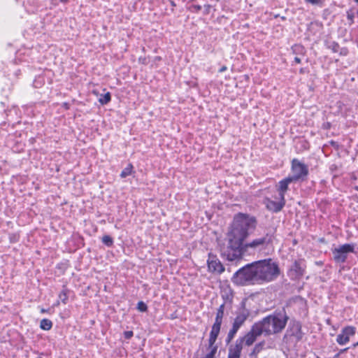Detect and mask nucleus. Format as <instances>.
<instances>
[{"instance_id": "20", "label": "nucleus", "mask_w": 358, "mask_h": 358, "mask_svg": "<svg viewBox=\"0 0 358 358\" xmlns=\"http://www.w3.org/2000/svg\"><path fill=\"white\" fill-rule=\"evenodd\" d=\"M40 327L43 330L48 331L52 327V322L48 319H43L40 322Z\"/></svg>"}, {"instance_id": "1", "label": "nucleus", "mask_w": 358, "mask_h": 358, "mask_svg": "<svg viewBox=\"0 0 358 358\" xmlns=\"http://www.w3.org/2000/svg\"><path fill=\"white\" fill-rule=\"evenodd\" d=\"M288 320L289 317L285 309L281 311H275L254 323L248 333L256 341L257 338L262 334L269 336L281 333L285 328Z\"/></svg>"}, {"instance_id": "34", "label": "nucleus", "mask_w": 358, "mask_h": 358, "mask_svg": "<svg viewBox=\"0 0 358 358\" xmlns=\"http://www.w3.org/2000/svg\"><path fill=\"white\" fill-rule=\"evenodd\" d=\"M301 143L302 145V147L304 149H306V150L308 149V143L306 141H303H303H301Z\"/></svg>"}, {"instance_id": "17", "label": "nucleus", "mask_w": 358, "mask_h": 358, "mask_svg": "<svg viewBox=\"0 0 358 358\" xmlns=\"http://www.w3.org/2000/svg\"><path fill=\"white\" fill-rule=\"evenodd\" d=\"M292 182H294V181L289 176V177L285 178V179L280 180L278 182L277 190L278 192L279 196L280 199H282V200L285 199V193L288 190L289 185Z\"/></svg>"}, {"instance_id": "31", "label": "nucleus", "mask_w": 358, "mask_h": 358, "mask_svg": "<svg viewBox=\"0 0 358 358\" xmlns=\"http://www.w3.org/2000/svg\"><path fill=\"white\" fill-rule=\"evenodd\" d=\"M134 336L132 331H127L124 332V337L125 339H130Z\"/></svg>"}, {"instance_id": "5", "label": "nucleus", "mask_w": 358, "mask_h": 358, "mask_svg": "<svg viewBox=\"0 0 358 358\" xmlns=\"http://www.w3.org/2000/svg\"><path fill=\"white\" fill-rule=\"evenodd\" d=\"M231 281L235 285L241 286L258 284L255 262L245 265L235 272Z\"/></svg>"}, {"instance_id": "40", "label": "nucleus", "mask_w": 358, "mask_h": 358, "mask_svg": "<svg viewBox=\"0 0 358 358\" xmlns=\"http://www.w3.org/2000/svg\"><path fill=\"white\" fill-rule=\"evenodd\" d=\"M62 3H67L69 0H59Z\"/></svg>"}, {"instance_id": "19", "label": "nucleus", "mask_w": 358, "mask_h": 358, "mask_svg": "<svg viewBox=\"0 0 358 358\" xmlns=\"http://www.w3.org/2000/svg\"><path fill=\"white\" fill-rule=\"evenodd\" d=\"M111 100V94L109 92H106L105 94H101L99 98V102L101 105L108 104Z\"/></svg>"}, {"instance_id": "16", "label": "nucleus", "mask_w": 358, "mask_h": 358, "mask_svg": "<svg viewBox=\"0 0 358 358\" xmlns=\"http://www.w3.org/2000/svg\"><path fill=\"white\" fill-rule=\"evenodd\" d=\"M222 320L223 319L222 318L215 317V322L212 326V329L210 332V336L208 339L209 344L210 346L215 343V341L220 331L221 326L222 324Z\"/></svg>"}, {"instance_id": "8", "label": "nucleus", "mask_w": 358, "mask_h": 358, "mask_svg": "<svg viewBox=\"0 0 358 358\" xmlns=\"http://www.w3.org/2000/svg\"><path fill=\"white\" fill-rule=\"evenodd\" d=\"M355 252V245L345 243L332 250L334 260L338 264L346 262L348 255Z\"/></svg>"}, {"instance_id": "18", "label": "nucleus", "mask_w": 358, "mask_h": 358, "mask_svg": "<svg viewBox=\"0 0 358 358\" xmlns=\"http://www.w3.org/2000/svg\"><path fill=\"white\" fill-rule=\"evenodd\" d=\"M239 329V327L232 324V327L229 331L225 341L227 344H229L233 340Z\"/></svg>"}, {"instance_id": "9", "label": "nucleus", "mask_w": 358, "mask_h": 358, "mask_svg": "<svg viewBox=\"0 0 358 358\" xmlns=\"http://www.w3.org/2000/svg\"><path fill=\"white\" fill-rule=\"evenodd\" d=\"M306 268V261L303 259H299L294 261L288 270V276L291 280H299L303 276Z\"/></svg>"}, {"instance_id": "26", "label": "nucleus", "mask_w": 358, "mask_h": 358, "mask_svg": "<svg viewBox=\"0 0 358 358\" xmlns=\"http://www.w3.org/2000/svg\"><path fill=\"white\" fill-rule=\"evenodd\" d=\"M224 308H225V303H224L222 305H220V307L218 308V309L217 310L215 317L223 319L224 315Z\"/></svg>"}, {"instance_id": "3", "label": "nucleus", "mask_w": 358, "mask_h": 358, "mask_svg": "<svg viewBox=\"0 0 358 358\" xmlns=\"http://www.w3.org/2000/svg\"><path fill=\"white\" fill-rule=\"evenodd\" d=\"M258 284L275 280L280 275L278 264L271 259L255 262Z\"/></svg>"}, {"instance_id": "39", "label": "nucleus", "mask_w": 358, "mask_h": 358, "mask_svg": "<svg viewBox=\"0 0 358 358\" xmlns=\"http://www.w3.org/2000/svg\"><path fill=\"white\" fill-rule=\"evenodd\" d=\"M41 312L42 313H46V312H47V310H45V309H44V308H42V309L41 310Z\"/></svg>"}, {"instance_id": "29", "label": "nucleus", "mask_w": 358, "mask_h": 358, "mask_svg": "<svg viewBox=\"0 0 358 358\" xmlns=\"http://www.w3.org/2000/svg\"><path fill=\"white\" fill-rule=\"evenodd\" d=\"M189 10L192 12L199 13L201 10V6L200 5L193 4L189 7Z\"/></svg>"}, {"instance_id": "28", "label": "nucleus", "mask_w": 358, "mask_h": 358, "mask_svg": "<svg viewBox=\"0 0 358 358\" xmlns=\"http://www.w3.org/2000/svg\"><path fill=\"white\" fill-rule=\"evenodd\" d=\"M329 48L334 52H338L340 49H341V47L340 45H338V43H336V42H333L330 44L329 45Z\"/></svg>"}, {"instance_id": "41", "label": "nucleus", "mask_w": 358, "mask_h": 358, "mask_svg": "<svg viewBox=\"0 0 358 358\" xmlns=\"http://www.w3.org/2000/svg\"><path fill=\"white\" fill-rule=\"evenodd\" d=\"M171 5H172L173 6H176V4H175V3H174L173 1H171Z\"/></svg>"}, {"instance_id": "4", "label": "nucleus", "mask_w": 358, "mask_h": 358, "mask_svg": "<svg viewBox=\"0 0 358 358\" xmlns=\"http://www.w3.org/2000/svg\"><path fill=\"white\" fill-rule=\"evenodd\" d=\"M241 240H238L236 237L228 234V241L227 244H223L220 248V252L222 257L228 261H234L241 258L245 253L243 246L245 244Z\"/></svg>"}, {"instance_id": "12", "label": "nucleus", "mask_w": 358, "mask_h": 358, "mask_svg": "<svg viewBox=\"0 0 358 358\" xmlns=\"http://www.w3.org/2000/svg\"><path fill=\"white\" fill-rule=\"evenodd\" d=\"M250 310L245 308V303L241 302L240 307L236 312L233 324L241 328L250 316Z\"/></svg>"}, {"instance_id": "32", "label": "nucleus", "mask_w": 358, "mask_h": 358, "mask_svg": "<svg viewBox=\"0 0 358 358\" xmlns=\"http://www.w3.org/2000/svg\"><path fill=\"white\" fill-rule=\"evenodd\" d=\"M307 3H311L313 5H319L322 3L321 0H305Z\"/></svg>"}, {"instance_id": "22", "label": "nucleus", "mask_w": 358, "mask_h": 358, "mask_svg": "<svg viewBox=\"0 0 358 358\" xmlns=\"http://www.w3.org/2000/svg\"><path fill=\"white\" fill-rule=\"evenodd\" d=\"M265 345L266 342L264 341L257 343L252 351V355L259 354L263 349H264Z\"/></svg>"}, {"instance_id": "44", "label": "nucleus", "mask_w": 358, "mask_h": 358, "mask_svg": "<svg viewBox=\"0 0 358 358\" xmlns=\"http://www.w3.org/2000/svg\"><path fill=\"white\" fill-rule=\"evenodd\" d=\"M357 15H358V10H357Z\"/></svg>"}, {"instance_id": "6", "label": "nucleus", "mask_w": 358, "mask_h": 358, "mask_svg": "<svg viewBox=\"0 0 358 358\" xmlns=\"http://www.w3.org/2000/svg\"><path fill=\"white\" fill-rule=\"evenodd\" d=\"M274 239L273 232L268 231L262 237L257 238L243 246L245 252L262 251L273 244Z\"/></svg>"}, {"instance_id": "42", "label": "nucleus", "mask_w": 358, "mask_h": 358, "mask_svg": "<svg viewBox=\"0 0 358 358\" xmlns=\"http://www.w3.org/2000/svg\"><path fill=\"white\" fill-rule=\"evenodd\" d=\"M355 190H357V191H358V186H355Z\"/></svg>"}, {"instance_id": "11", "label": "nucleus", "mask_w": 358, "mask_h": 358, "mask_svg": "<svg viewBox=\"0 0 358 358\" xmlns=\"http://www.w3.org/2000/svg\"><path fill=\"white\" fill-rule=\"evenodd\" d=\"M293 176H289L294 181L299 180H304L308 174V166L300 162L298 159H294L292 162Z\"/></svg>"}, {"instance_id": "7", "label": "nucleus", "mask_w": 358, "mask_h": 358, "mask_svg": "<svg viewBox=\"0 0 358 358\" xmlns=\"http://www.w3.org/2000/svg\"><path fill=\"white\" fill-rule=\"evenodd\" d=\"M255 342L248 332L243 336L239 337L234 343L229 345L227 358H241L243 345L250 346Z\"/></svg>"}, {"instance_id": "38", "label": "nucleus", "mask_w": 358, "mask_h": 358, "mask_svg": "<svg viewBox=\"0 0 358 358\" xmlns=\"http://www.w3.org/2000/svg\"><path fill=\"white\" fill-rule=\"evenodd\" d=\"M301 59H300L299 57H294V62H295L296 63L299 64V63H301Z\"/></svg>"}, {"instance_id": "15", "label": "nucleus", "mask_w": 358, "mask_h": 358, "mask_svg": "<svg viewBox=\"0 0 358 358\" xmlns=\"http://www.w3.org/2000/svg\"><path fill=\"white\" fill-rule=\"evenodd\" d=\"M264 203L266 206V208L267 210L273 212V213H278L280 212L282 208L285 205V199L282 200V199L278 197V201H273L269 198H265L264 200Z\"/></svg>"}, {"instance_id": "13", "label": "nucleus", "mask_w": 358, "mask_h": 358, "mask_svg": "<svg viewBox=\"0 0 358 358\" xmlns=\"http://www.w3.org/2000/svg\"><path fill=\"white\" fill-rule=\"evenodd\" d=\"M356 334V328L352 326H347L342 329L341 332L337 336L336 342L344 345L347 344L352 336H355Z\"/></svg>"}, {"instance_id": "30", "label": "nucleus", "mask_w": 358, "mask_h": 358, "mask_svg": "<svg viewBox=\"0 0 358 358\" xmlns=\"http://www.w3.org/2000/svg\"><path fill=\"white\" fill-rule=\"evenodd\" d=\"M354 17H355V14L352 11L350 10V11L347 12V18H348V20H350V24H352L354 22Z\"/></svg>"}, {"instance_id": "10", "label": "nucleus", "mask_w": 358, "mask_h": 358, "mask_svg": "<svg viewBox=\"0 0 358 358\" xmlns=\"http://www.w3.org/2000/svg\"><path fill=\"white\" fill-rule=\"evenodd\" d=\"M303 336L301 322L295 320H290L284 338H293L295 342H299L303 338Z\"/></svg>"}, {"instance_id": "2", "label": "nucleus", "mask_w": 358, "mask_h": 358, "mask_svg": "<svg viewBox=\"0 0 358 358\" xmlns=\"http://www.w3.org/2000/svg\"><path fill=\"white\" fill-rule=\"evenodd\" d=\"M257 220L248 214L238 213L234 217L231 230L229 234L238 240L244 241L249 235V231L256 227Z\"/></svg>"}, {"instance_id": "27", "label": "nucleus", "mask_w": 358, "mask_h": 358, "mask_svg": "<svg viewBox=\"0 0 358 358\" xmlns=\"http://www.w3.org/2000/svg\"><path fill=\"white\" fill-rule=\"evenodd\" d=\"M137 309L141 312H146L148 310V306L143 301H139L137 303Z\"/></svg>"}, {"instance_id": "14", "label": "nucleus", "mask_w": 358, "mask_h": 358, "mask_svg": "<svg viewBox=\"0 0 358 358\" xmlns=\"http://www.w3.org/2000/svg\"><path fill=\"white\" fill-rule=\"evenodd\" d=\"M207 264L209 272L220 274L224 271V267L220 259L212 253L208 254Z\"/></svg>"}, {"instance_id": "33", "label": "nucleus", "mask_w": 358, "mask_h": 358, "mask_svg": "<svg viewBox=\"0 0 358 358\" xmlns=\"http://www.w3.org/2000/svg\"><path fill=\"white\" fill-rule=\"evenodd\" d=\"M204 14L207 15L210 13V6L207 4L204 6Z\"/></svg>"}, {"instance_id": "35", "label": "nucleus", "mask_w": 358, "mask_h": 358, "mask_svg": "<svg viewBox=\"0 0 358 358\" xmlns=\"http://www.w3.org/2000/svg\"><path fill=\"white\" fill-rule=\"evenodd\" d=\"M339 52L341 55H346L348 54V50L346 48H341Z\"/></svg>"}, {"instance_id": "24", "label": "nucleus", "mask_w": 358, "mask_h": 358, "mask_svg": "<svg viewBox=\"0 0 358 358\" xmlns=\"http://www.w3.org/2000/svg\"><path fill=\"white\" fill-rule=\"evenodd\" d=\"M208 348L210 349V352L203 358H215L217 346L215 344L210 346L208 343Z\"/></svg>"}, {"instance_id": "21", "label": "nucleus", "mask_w": 358, "mask_h": 358, "mask_svg": "<svg viewBox=\"0 0 358 358\" xmlns=\"http://www.w3.org/2000/svg\"><path fill=\"white\" fill-rule=\"evenodd\" d=\"M69 292V290L64 287L62 291L59 294V299L61 300V301L64 303V304H66L67 303V301H68V294Z\"/></svg>"}, {"instance_id": "25", "label": "nucleus", "mask_w": 358, "mask_h": 358, "mask_svg": "<svg viewBox=\"0 0 358 358\" xmlns=\"http://www.w3.org/2000/svg\"><path fill=\"white\" fill-rule=\"evenodd\" d=\"M102 243L107 247H111L113 245V239L109 235H105L102 237Z\"/></svg>"}, {"instance_id": "36", "label": "nucleus", "mask_w": 358, "mask_h": 358, "mask_svg": "<svg viewBox=\"0 0 358 358\" xmlns=\"http://www.w3.org/2000/svg\"><path fill=\"white\" fill-rule=\"evenodd\" d=\"M138 61L140 63H141L143 64H147V59L145 57H139Z\"/></svg>"}, {"instance_id": "45", "label": "nucleus", "mask_w": 358, "mask_h": 358, "mask_svg": "<svg viewBox=\"0 0 358 358\" xmlns=\"http://www.w3.org/2000/svg\"><path fill=\"white\" fill-rule=\"evenodd\" d=\"M38 358H41V357H38Z\"/></svg>"}, {"instance_id": "23", "label": "nucleus", "mask_w": 358, "mask_h": 358, "mask_svg": "<svg viewBox=\"0 0 358 358\" xmlns=\"http://www.w3.org/2000/svg\"><path fill=\"white\" fill-rule=\"evenodd\" d=\"M133 166L131 164H129L126 168H124L120 173V177L124 178L130 176L132 173Z\"/></svg>"}, {"instance_id": "37", "label": "nucleus", "mask_w": 358, "mask_h": 358, "mask_svg": "<svg viewBox=\"0 0 358 358\" xmlns=\"http://www.w3.org/2000/svg\"><path fill=\"white\" fill-rule=\"evenodd\" d=\"M227 67L226 66H223L220 68V69L219 70V72L222 73V72L227 71Z\"/></svg>"}, {"instance_id": "43", "label": "nucleus", "mask_w": 358, "mask_h": 358, "mask_svg": "<svg viewBox=\"0 0 358 358\" xmlns=\"http://www.w3.org/2000/svg\"><path fill=\"white\" fill-rule=\"evenodd\" d=\"M355 2L358 3V0H354Z\"/></svg>"}]
</instances>
